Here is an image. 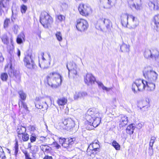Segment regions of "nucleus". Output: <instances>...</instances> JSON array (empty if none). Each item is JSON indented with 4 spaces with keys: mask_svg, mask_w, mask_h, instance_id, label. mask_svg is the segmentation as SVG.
<instances>
[{
    "mask_svg": "<svg viewBox=\"0 0 159 159\" xmlns=\"http://www.w3.org/2000/svg\"><path fill=\"white\" fill-rule=\"evenodd\" d=\"M105 25L107 29L109 30L112 27V23L110 20L108 19H100L97 22L96 26L99 27L101 30L103 28V26Z\"/></svg>",
    "mask_w": 159,
    "mask_h": 159,
    "instance_id": "nucleus-9",
    "label": "nucleus"
},
{
    "mask_svg": "<svg viewBox=\"0 0 159 159\" xmlns=\"http://www.w3.org/2000/svg\"><path fill=\"white\" fill-rule=\"evenodd\" d=\"M35 107L39 109H43V111L47 110L48 108V105L46 101H40L35 104Z\"/></svg>",
    "mask_w": 159,
    "mask_h": 159,
    "instance_id": "nucleus-16",
    "label": "nucleus"
},
{
    "mask_svg": "<svg viewBox=\"0 0 159 159\" xmlns=\"http://www.w3.org/2000/svg\"><path fill=\"white\" fill-rule=\"evenodd\" d=\"M52 21V18L47 12L43 11L41 13L40 16V22L44 28H48V25Z\"/></svg>",
    "mask_w": 159,
    "mask_h": 159,
    "instance_id": "nucleus-3",
    "label": "nucleus"
},
{
    "mask_svg": "<svg viewBox=\"0 0 159 159\" xmlns=\"http://www.w3.org/2000/svg\"><path fill=\"white\" fill-rule=\"evenodd\" d=\"M129 17L132 19V22L131 23V25L133 28H134L138 25V21L137 19L133 16L131 15Z\"/></svg>",
    "mask_w": 159,
    "mask_h": 159,
    "instance_id": "nucleus-29",
    "label": "nucleus"
},
{
    "mask_svg": "<svg viewBox=\"0 0 159 159\" xmlns=\"http://www.w3.org/2000/svg\"><path fill=\"white\" fill-rule=\"evenodd\" d=\"M153 22L154 23V28L157 31H159V14L155 15Z\"/></svg>",
    "mask_w": 159,
    "mask_h": 159,
    "instance_id": "nucleus-22",
    "label": "nucleus"
},
{
    "mask_svg": "<svg viewBox=\"0 0 159 159\" xmlns=\"http://www.w3.org/2000/svg\"><path fill=\"white\" fill-rule=\"evenodd\" d=\"M112 145L116 150H118L120 149V145L116 141H113L112 143Z\"/></svg>",
    "mask_w": 159,
    "mask_h": 159,
    "instance_id": "nucleus-36",
    "label": "nucleus"
},
{
    "mask_svg": "<svg viewBox=\"0 0 159 159\" xmlns=\"http://www.w3.org/2000/svg\"><path fill=\"white\" fill-rule=\"evenodd\" d=\"M27 10V7L26 6L23 5L21 7V11L22 13H25L26 10Z\"/></svg>",
    "mask_w": 159,
    "mask_h": 159,
    "instance_id": "nucleus-45",
    "label": "nucleus"
},
{
    "mask_svg": "<svg viewBox=\"0 0 159 159\" xmlns=\"http://www.w3.org/2000/svg\"><path fill=\"white\" fill-rule=\"evenodd\" d=\"M17 55L19 57H20V52L19 49H18L17 52Z\"/></svg>",
    "mask_w": 159,
    "mask_h": 159,
    "instance_id": "nucleus-61",
    "label": "nucleus"
},
{
    "mask_svg": "<svg viewBox=\"0 0 159 159\" xmlns=\"http://www.w3.org/2000/svg\"><path fill=\"white\" fill-rule=\"evenodd\" d=\"M10 22V19L9 18H6L4 22V28H7L8 27V24Z\"/></svg>",
    "mask_w": 159,
    "mask_h": 159,
    "instance_id": "nucleus-41",
    "label": "nucleus"
},
{
    "mask_svg": "<svg viewBox=\"0 0 159 159\" xmlns=\"http://www.w3.org/2000/svg\"><path fill=\"white\" fill-rule=\"evenodd\" d=\"M155 81L143 80V83L144 84V89L147 87V90L149 91H153L155 88V85L154 82Z\"/></svg>",
    "mask_w": 159,
    "mask_h": 159,
    "instance_id": "nucleus-14",
    "label": "nucleus"
},
{
    "mask_svg": "<svg viewBox=\"0 0 159 159\" xmlns=\"http://www.w3.org/2000/svg\"><path fill=\"white\" fill-rule=\"evenodd\" d=\"M43 159H52V156L47 155L44 157Z\"/></svg>",
    "mask_w": 159,
    "mask_h": 159,
    "instance_id": "nucleus-58",
    "label": "nucleus"
},
{
    "mask_svg": "<svg viewBox=\"0 0 159 159\" xmlns=\"http://www.w3.org/2000/svg\"><path fill=\"white\" fill-rule=\"evenodd\" d=\"M143 75L147 80L156 81L158 75L156 72L151 69L145 68L143 71Z\"/></svg>",
    "mask_w": 159,
    "mask_h": 159,
    "instance_id": "nucleus-4",
    "label": "nucleus"
},
{
    "mask_svg": "<svg viewBox=\"0 0 159 159\" xmlns=\"http://www.w3.org/2000/svg\"><path fill=\"white\" fill-rule=\"evenodd\" d=\"M155 142V141L150 140L149 144V147H152L153 144Z\"/></svg>",
    "mask_w": 159,
    "mask_h": 159,
    "instance_id": "nucleus-57",
    "label": "nucleus"
},
{
    "mask_svg": "<svg viewBox=\"0 0 159 159\" xmlns=\"http://www.w3.org/2000/svg\"><path fill=\"white\" fill-rule=\"evenodd\" d=\"M56 36L57 40L61 41L62 40V35L60 32H57L55 34Z\"/></svg>",
    "mask_w": 159,
    "mask_h": 159,
    "instance_id": "nucleus-37",
    "label": "nucleus"
},
{
    "mask_svg": "<svg viewBox=\"0 0 159 159\" xmlns=\"http://www.w3.org/2000/svg\"><path fill=\"white\" fill-rule=\"evenodd\" d=\"M4 58L2 56V54L0 52V63L2 62L4 60Z\"/></svg>",
    "mask_w": 159,
    "mask_h": 159,
    "instance_id": "nucleus-55",
    "label": "nucleus"
},
{
    "mask_svg": "<svg viewBox=\"0 0 159 159\" xmlns=\"http://www.w3.org/2000/svg\"><path fill=\"white\" fill-rule=\"evenodd\" d=\"M44 54V53L43 52H42L41 53V55L42 56V59L43 60V61H46V59L43 57Z\"/></svg>",
    "mask_w": 159,
    "mask_h": 159,
    "instance_id": "nucleus-60",
    "label": "nucleus"
},
{
    "mask_svg": "<svg viewBox=\"0 0 159 159\" xmlns=\"http://www.w3.org/2000/svg\"><path fill=\"white\" fill-rule=\"evenodd\" d=\"M24 61L25 66L28 68L31 69H36V66L33 60L31 53H29L25 56L24 59Z\"/></svg>",
    "mask_w": 159,
    "mask_h": 159,
    "instance_id": "nucleus-8",
    "label": "nucleus"
},
{
    "mask_svg": "<svg viewBox=\"0 0 159 159\" xmlns=\"http://www.w3.org/2000/svg\"><path fill=\"white\" fill-rule=\"evenodd\" d=\"M41 64L42 65V67L41 66V64L40 63H39V66L41 68H42L43 69H47L48 67V66H45L44 65V62H42L41 63Z\"/></svg>",
    "mask_w": 159,
    "mask_h": 159,
    "instance_id": "nucleus-53",
    "label": "nucleus"
},
{
    "mask_svg": "<svg viewBox=\"0 0 159 159\" xmlns=\"http://www.w3.org/2000/svg\"><path fill=\"white\" fill-rule=\"evenodd\" d=\"M14 33L15 34H17L18 32V26L17 25H14L13 28Z\"/></svg>",
    "mask_w": 159,
    "mask_h": 159,
    "instance_id": "nucleus-48",
    "label": "nucleus"
},
{
    "mask_svg": "<svg viewBox=\"0 0 159 159\" xmlns=\"http://www.w3.org/2000/svg\"><path fill=\"white\" fill-rule=\"evenodd\" d=\"M8 67L9 70H8V72L9 76L12 78L15 77L14 79L16 81H19L20 79V76L19 72L14 70L11 64L6 65L5 67V70H6Z\"/></svg>",
    "mask_w": 159,
    "mask_h": 159,
    "instance_id": "nucleus-7",
    "label": "nucleus"
},
{
    "mask_svg": "<svg viewBox=\"0 0 159 159\" xmlns=\"http://www.w3.org/2000/svg\"><path fill=\"white\" fill-rule=\"evenodd\" d=\"M144 56L146 59L151 58L157 60L159 57V52L156 49H147L144 51Z\"/></svg>",
    "mask_w": 159,
    "mask_h": 159,
    "instance_id": "nucleus-6",
    "label": "nucleus"
},
{
    "mask_svg": "<svg viewBox=\"0 0 159 159\" xmlns=\"http://www.w3.org/2000/svg\"><path fill=\"white\" fill-rule=\"evenodd\" d=\"M62 146L65 148L71 147L70 146L69 144L68 143V141H67L66 139L63 144H62Z\"/></svg>",
    "mask_w": 159,
    "mask_h": 159,
    "instance_id": "nucleus-43",
    "label": "nucleus"
},
{
    "mask_svg": "<svg viewBox=\"0 0 159 159\" xmlns=\"http://www.w3.org/2000/svg\"><path fill=\"white\" fill-rule=\"evenodd\" d=\"M129 46L124 43H123L120 46V49L121 52H129Z\"/></svg>",
    "mask_w": 159,
    "mask_h": 159,
    "instance_id": "nucleus-28",
    "label": "nucleus"
},
{
    "mask_svg": "<svg viewBox=\"0 0 159 159\" xmlns=\"http://www.w3.org/2000/svg\"><path fill=\"white\" fill-rule=\"evenodd\" d=\"M143 80L141 79L136 80L132 84V89L134 94L137 93V90L139 91H143L144 89V84Z\"/></svg>",
    "mask_w": 159,
    "mask_h": 159,
    "instance_id": "nucleus-5",
    "label": "nucleus"
},
{
    "mask_svg": "<svg viewBox=\"0 0 159 159\" xmlns=\"http://www.w3.org/2000/svg\"><path fill=\"white\" fill-rule=\"evenodd\" d=\"M129 16L127 14H123L121 16V22L123 26L127 27L128 24V18Z\"/></svg>",
    "mask_w": 159,
    "mask_h": 159,
    "instance_id": "nucleus-21",
    "label": "nucleus"
},
{
    "mask_svg": "<svg viewBox=\"0 0 159 159\" xmlns=\"http://www.w3.org/2000/svg\"><path fill=\"white\" fill-rule=\"evenodd\" d=\"M67 141H68V143L69 144L70 146L71 147L72 145L75 143L76 142L75 141V138H69L66 139Z\"/></svg>",
    "mask_w": 159,
    "mask_h": 159,
    "instance_id": "nucleus-38",
    "label": "nucleus"
},
{
    "mask_svg": "<svg viewBox=\"0 0 159 159\" xmlns=\"http://www.w3.org/2000/svg\"><path fill=\"white\" fill-rule=\"evenodd\" d=\"M156 139V138L155 137L152 136L150 140L154 141Z\"/></svg>",
    "mask_w": 159,
    "mask_h": 159,
    "instance_id": "nucleus-62",
    "label": "nucleus"
},
{
    "mask_svg": "<svg viewBox=\"0 0 159 159\" xmlns=\"http://www.w3.org/2000/svg\"><path fill=\"white\" fill-rule=\"evenodd\" d=\"M63 128L67 131H72L75 126L74 121L71 118L65 119L63 121Z\"/></svg>",
    "mask_w": 159,
    "mask_h": 159,
    "instance_id": "nucleus-11",
    "label": "nucleus"
},
{
    "mask_svg": "<svg viewBox=\"0 0 159 159\" xmlns=\"http://www.w3.org/2000/svg\"><path fill=\"white\" fill-rule=\"evenodd\" d=\"M18 93L19 95V97L20 98L19 102H20V100L23 101L25 100L26 95L22 90H20L19 91Z\"/></svg>",
    "mask_w": 159,
    "mask_h": 159,
    "instance_id": "nucleus-32",
    "label": "nucleus"
},
{
    "mask_svg": "<svg viewBox=\"0 0 159 159\" xmlns=\"http://www.w3.org/2000/svg\"><path fill=\"white\" fill-rule=\"evenodd\" d=\"M98 140L95 141L93 143L92 146L93 147L92 150H94L95 151H97L99 149L100 146L98 144Z\"/></svg>",
    "mask_w": 159,
    "mask_h": 159,
    "instance_id": "nucleus-34",
    "label": "nucleus"
},
{
    "mask_svg": "<svg viewBox=\"0 0 159 159\" xmlns=\"http://www.w3.org/2000/svg\"><path fill=\"white\" fill-rule=\"evenodd\" d=\"M52 145H53L57 149H59L61 147V146L56 142H53Z\"/></svg>",
    "mask_w": 159,
    "mask_h": 159,
    "instance_id": "nucleus-50",
    "label": "nucleus"
},
{
    "mask_svg": "<svg viewBox=\"0 0 159 159\" xmlns=\"http://www.w3.org/2000/svg\"><path fill=\"white\" fill-rule=\"evenodd\" d=\"M2 12H3V10L1 8H0V14L1 15H2Z\"/></svg>",
    "mask_w": 159,
    "mask_h": 159,
    "instance_id": "nucleus-64",
    "label": "nucleus"
},
{
    "mask_svg": "<svg viewBox=\"0 0 159 159\" xmlns=\"http://www.w3.org/2000/svg\"><path fill=\"white\" fill-rule=\"evenodd\" d=\"M11 11V20L12 21L14 22L17 17L18 12L16 10H14L13 8H12Z\"/></svg>",
    "mask_w": 159,
    "mask_h": 159,
    "instance_id": "nucleus-30",
    "label": "nucleus"
},
{
    "mask_svg": "<svg viewBox=\"0 0 159 159\" xmlns=\"http://www.w3.org/2000/svg\"><path fill=\"white\" fill-rule=\"evenodd\" d=\"M61 7L62 8L63 10H66V9L68 7V5L66 3H63L61 5Z\"/></svg>",
    "mask_w": 159,
    "mask_h": 159,
    "instance_id": "nucleus-54",
    "label": "nucleus"
},
{
    "mask_svg": "<svg viewBox=\"0 0 159 159\" xmlns=\"http://www.w3.org/2000/svg\"><path fill=\"white\" fill-rule=\"evenodd\" d=\"M32 147L31 143H29L28 144V148L31 149Z\"/></svg>",
    "mask_w": 159,
    "mask_h": 159,
    "instance_id": "nucleus-63",
    "label": "nucleus"
},
{
    "mask_svg": "<svg viewBox=\"0 0 159 159\" xmlns=\"http://www.w3.org/2000/svg\"><path fill=\"white\" fill-rule=\"evenodd\" d=\"M148 150V153L149 154V155L150 156H152L153 153V151L152 147H149Z\"/></svg>",
    "mask_w": 159,
    "mask_h": 159,
    "instance_id": "nucleus-49",
    "label": "nucleus"
},
{
    "mask_svg": "<svg viewBox=\"0 0 159 159\" xmlns=\"http://www.w3.org/2000/svg\"><path fill=\"white\" fill-rule=\"evenodd\" d=\"M29 129L31 131H34L36 130V127L34 125H30L29 127Z\"/></svg>",
    "mask_w": 159,
    "mask_h": 159,
    "instance_id": "nucleus-52",
    "label": "nucleus"
},
{
    "mask_svg": "<svg viewBox=\"0 0 159 159\" xmlns=\"http://www.w3.org/2000/svg\"><path fill=\"white\" fill-rule=\"evenodd\" d=\"M66 67L69 70V76H70V73L74 75L77 74L76 66L75 64L73 63H70L66 65Z\"/></svg>",
    "mask_w": 159,
    "mask_h": 159,
    "instance_id": "nucleus-15",
    "label": "nucleus"
},
{
    "mask_svg": "<svg viewBox=\"0 0 159 159\" xmlns=\"http://www.w3.org/2000/svg\"><path fill=\"white\" fill-rule=\"evenodd\" d=\"M62 78L59 74L53 72L47 76L46 80L48 85L52 88H56L61 84Z\"/></svg>",
    "mask_w": 159,
    "mask_h": 159,
    "instance_id": "nucleus-1",
    "label": "nucleus"
},
{
    "mask_svg": "<svg viewBox=\"0 0 159 159\" xmlns=\"http://www.w3.org/2000/svg\"><path fill=\"white\" fill-rule=\"evenodd\" d=\"M36 139V136L34 134H32L30 137V140L31 143L35 141Z\"/></svg>",
    "mask_w": 159,
    "mask_h": 159,
    "instance_id": "nucleus-44",
    "label": "nucleus"
},
{
    "mask_svg": "<svg viewBox=\"0 0 159 159\" xmlns=\"http://www.w3.org/2000/svg\"><path fill=\"white\" fill-rule=\"evenodd\" d=\"M149 9L151 10H159V2L157 1L154 2L149 1L148 3Z\"/></svg>",
    "mask_w": 159,
    "mask_h": 159,
    "instance_id": "nucleus-17",
    "label": "nucleus"
},
{
    "mask_svg": "<svg viewBox=\"0 0 159 159\" xmlns=\"http://www.w3.org/2000/svg\"><path fill=\"white\" fill-rule=\"evenodd\" d=\"M38 147L36 146H34L30 149L33 153H35L38 151Z\"/></svg>",
    "mask_w": 159,
    "mask_h": 159,
    "instance_id": "nucleus-47",
    "label": "nucleus"
},
{
    "mask_svg": "<svg viewBox=\"0 0 159 159\" xmlns=\"http://www.w3.org/2000/svg\"><path fill=\"white\" fill-rule=\"evenodd\" d=\"M40 148L44 153H49L52 150V148L47 144L41 145Z\"/></svg>",
    "mask_w": 159,
    "mask_h": 159,
    "instance_id": "nucleus-25",
    "label": "nucleus"
},
{
    "mask_svg": "<svg viewBox=\"0 0 159 159\" xmlns=\"http://www.w3.org/2000/svg\"><path fill=\"white\" fill-rule=\"evenodd\" d=\"M48 57H49V65H50V62L52 60V58H51V55L49 53H48Z\"/></svg>",
    "mask_w": 159,
    "mask_h": 159,
    "instance_id": "nucleus-59",
    "label": "nucleus"
},
{
    "mask_svg": "<svg viewBox=\"0 0 159 159\" xmlns=\"http://www.w3.org/2000/svg\"><path fill=\"white\" fill-rule=\"evenodd\" d=\"M66 139L64 138H62L61 137L59 139V141L60 143L61 144V145H62V144H63L65 141H66Z\"/></svg>",
    "mask_w": 159,
    "mask_h": 159,
    "instance_id": "nucleus-51",
    "label": "nucleus"
},
{
    "mask_svg": "<svg viewBox=\"0 0 159 159\" xmlns=\"http://www.w3.org/2000/svg\"><path fill=\"white\" fill-rule=\"evenodd\" d=\"M8 77L7 74L6 72H3L1 73L0 78L3 81H7Z\"/></svg>",
    "mask_w": 159,
    "mask_h": 159,
    "instance_id": "nucleus-35",
    "label": "nucleus"
},
{
    "mask_svg": "<svg viewBox=\"0 0 159 159\" xmlns=\"http://www.w3.org/2000/svg\"><path fill=\"white\" fill-rule=\"evenodd\" d=\"M134 2L133 4L130 6L132 9L134 8L138 10L141 9V0H131Z\"/></svg>",
    "mask_w": 159,
    "mask_h": 159,
    "instance_id": "nucleus-19",
    "label": "nucleus"
},
{
    "mask_svg": "<svg viewBox=\"0 0 159 159\" xmlns=\"http://www.w3.org/2000/svg\"><path fill=\"white\" fill-rule=\"evenodd\" d=\"M96 111L95 109H89L87 113L89 115V117H91L90 119L89 123L91 126V129L93 127H96L99 125L101 122V118L98 112Z\"/></svg>",
    "mask_w": 159,
    "mask_h": 159,
    "instance_id": "nucleus-2",
    "label": "nucleus"
},
{
    "mask_svg": "<svg viewBox=\"0 0 159 159\" xmlns=\"http://www.w3.org/2000/svg\"><path fill=\"white\" fill-rule=\"evenodd\" d=\"M2 42L4 44L8 45L9 43V39L6 34H3L1 37Z\"/></svg>",
    "mask_w": 159,
    "mask_h": 159,
    "instance_id": "nucleus-33",
    "label": "nucleus"
},
{
    "mask_svg": "<svg viewBox=\"0 0 159 159\" xmlns=\"http://www.w3.org/2000/svg\"><path fill=\"white\" fill-rule=\"evenodd\" d=\"M84 80L86 84L88 85H90L94 83L95 79L92 74L87 73L84 76Z\"/></svg>",
    "mask_w": 159,
    "mask_h": 159,
    "instance_id": "nucleus-13",
    "label": "nucleus"
},
{
    "mask_svg": "<svg viewBox=\"0 0 159 159\" xmlns=\"http://www.w3.org/2000/svg\"><path fill=\"white\" fill-rule=\"evenodd\" d=\"M19 106L20 107V106L21 107L23 106V107L26 110H27L28 109V107L26 103L20 100V102H19Z\"/></svg>",
    "mask_w": 159,
    "mask_h": 159,
    "instance_id": "nucleus-39",
    "label": "nucleus"
},
{
    "mask_svg": "<svg viewBox=\"0 0 159 159\" xmlns=\"http://www.w3.org/2000/svg\"><path fill=\"white\" fill-rule=\"evenodd\" d=\"M67 102V98L65 97L59 98L57 101V102L59 106H64L66 104Z\"/></svg>",
    "mask_w": 159,
    "mask_h": 159,
    "instance_id": "nucleus-27",
    "label": "nucleus"
},
{
    "mask_svg": "<svg viewBox=\"0 0 159 159\" xmlns=\"http://www.w3.org/2000/svg\"><path fill=\"white\" fill-rule=\"evenodd\" d=\"M97 83L99 88L100 89L102 88L103 90H105L107 91H109L111 89V88H107V87L105 86L100 81H97Z\"/></svg>",
    "mask_w": 159,
    "mask_h": 159,
    "instance_id": "nucleus-31",
    "label": "nucleus"
},
{
    "mask_svg": "<svg viewBox=\"0 0 159 159\" xmlns=\"http://www.w3.org/2000/svg\"><path fill=\"white\" fill-rule=\"evenodd\" d=\"M14 148V155H15V157H16L17 156V155L18 152V145L17 142H16V143H15Z\"/></svg>",
    "mask_w": 159,
    "mask_h": 159,
    "instance_id": "nucleus-40",
    "label": "nucleus"
},
{
    "mask_svg": "<svg viewBox=\"0 0 159 159\" xmlns=\"http://www.w3.org/2000/svg\"><path fill=\"white\" fill-rule=\"evenodd\" d=\"M87 96V93L85 92H76L74 95V100H78L81 99Z\"/></svg>",
    "mask_w": 159,
    "mask_h": 159,
    "instance_id": "nucleus-18",
    "label": "nucleus"
},
{
    "mask_svg": "<svg viewBox=\"0 0 159 159\" xmlns=\"http://www.w3.org/2000/svg\"><path fill=\"white\" fill-rule=\"evenodd\" d=\"M25 40V36L23 32H21L18 35L16 41L18 44H21Z\"/></svg>",
    "mask_w": 159,
    "mask_h": 159,
    "instance_id": "nucleus-24",
    "label": "nucleus"
},
{
    "mask_svg": "<svg viewBox=\"0 0 159 159\" xmlns=\"http://www.w3.org/2000/svg\"><path fill=\"white\" fill-rule=\"evenodd\" d=\"M135 128V125L132 124L128 126L126 129L127 133L129 135L132 134Z\"/></svg>",
    "mask_w": 159,
    "mask_h": 159,
    "instance_id": "nucleus-26",
    "label": "nucleus"
},
{
    "mask_svg": "<svg viewBox=\"0 0 159 159\" xmlns=\"http://www.w3.org/2000/svg\"><path fill=\"white\" fill-rule=\"evenodd\" d=\"M22 139L24 141H26L29 140V137L28 134L24 133V134H22Z\"/></svg>",
    "mask_w": 159,
    "mask_h": 159,
    "instance_id": "nucleus-42",
    "label": "nucleus"
},
{
    "mask_svg": "<svg viewBox=\"0 0 159 159\" xmlns=\"http://www.w3.org/2000/svg\"><path fill=\"white\" fill-rule=\"evenodd\" d=\"M25 155L26 159H32V158L30 157L29 155L27 152L25 153Z\"/></svg>",
    "mask_w": 159,
    "mask_h": 159,
    "instance_id": "nucleus-56",
    "label": "nucleus"
},
{
    "mask_svg": "<svg viewBox=\"0 0 159 159\" xmlns=\"http://www.w3.org/2000/svg\"><path fill=\"white\" fill-rule=\"evenodd\" d=\"M76 27L78 30L83 32L87 29L89 25L87 21L84 19H80L77 21Z\"/></svg>",
    "mask_w": 159,
    "mask_h": 159,
    "instance_id": "nucleus-10",
    "label": "nucleus"
},
{
    "mask_svg": "<svg viewBox=\"0 0 159 159\" xmlns=\"http://www.w3.org/2000/svg\"><path fill=\"white\" fill-rule=\"evenodd\" d=\"M26 131V129L25 127L21 125H18L17 126L16 132L18 134V137L19 138L21 136L20 135L23 134L25 133Z\"/></svg>",
    "mask_w": 159,
    "mask_h": 159,
    "instance_id": "nucleus-23",
    "label": "nucleus"
},
{
    "mask_svg": "<svg viewBox=\"0 0 159 159\" xmlns=\"http://www.w3.org/2000/svg\"><path fill=\"white\" fill-rule=\"evenodd\" d=\"M121 119L120 121V127H123L125 126L128 122V117L124 115L120 116Z\"/></svg>",
    "mask_w": 159,
    "mask_h": 159,
    "instance_id": "nucleus-20",
    "label": "nucleus"
},
{
    "mask_svg": "<svg viewBox=\"0 0 159 159\" xmlns=\"http://www.w3.org/2000/svg\"><path fill=\"white\" fill-rule=\"evenodd\" d=\"M78 9L80 14L83 16L88 15L91 12L90 7L83 4L80 5Z\"/></svg>",
    "mask_w": 159,
    "mask_h": 159,
    "instance_id": "nucleus-12",
    "label": "nucleus"
},
{
    "mask_svg": "<svg viewBox=\"0 0 159 159\" xmlns=\"http://www.w3.org/2000/svg\"><path fill=\"white\" fill-rule=\"evenodd\" d=\"M57 18L59 21H62L64 20L65 19V16L61 15H58L57 16Z\"/></svg>",
    "mask_w": 159,
    "mask_h": 159,
    "instance_id": "nucleus-46",
    "label": "nucleus"
}]
</instances>
